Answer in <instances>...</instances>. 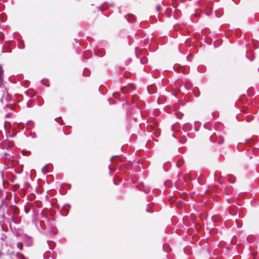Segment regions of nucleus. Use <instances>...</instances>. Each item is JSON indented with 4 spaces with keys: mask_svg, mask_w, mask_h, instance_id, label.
<instances>
[{
    "mask_svg": "<svg viewBox=\"0 0 259 259\" xmlns=\"http://www.w3.org/2000/svg\"><path fill=\"white\" fill-rule=\"evenodd\" d=\"M51 231L54 234H56L57 232V230L56 228H52Z\"/></svg>",
    "mask_w": 259,
    "mask_h": 259,
    "instance_id": "nucleus-35",
    "label": "nucleus"
},
{
    "mask_svg": "<svg viewBox=\"0 0 259 259\" xmlns=\"http://www.w3.org/2000/svg\"><path fill=\"white\" fill-rule=\"evenodd\" d=\"M3 74V70L1 65H0V81H2V75Z\"/></svg>",
    "mask_w": 259,
    "mask_h": 259,
    "instance_id": "nucleus-29",
    "label": "nucleus"
},
{
    "mask_svg": "<svg viewBox=\"0 0 259 259\" xmlns=\"http://www.w3.org/2000/svg\"><path fill=\"white\" fill-rule=\"evenodd\" d=\"M26 128L27 130H31L34 126V123L32 120H29L26 123Z\"/></svg>",
    "mask_w": 259,
    "mask_h": 259,
    "instance_id": "nucleus-9",
    "label": "nucleus"
},
{
    "mask_svg": "<svg viewBox=\"0 0 259 259\" xmlns=\"http://www.w3.org/2000/svg\"><path fill=\"white\" fill-rule=\"evenodd\" d=\"M156 9L157 12H159L161 10V7L160 5H158L156 6Z\"/></svg>",
    "mask_w": 259,
    "mask_h": 259,
    "instance_id": "nucleus-33",
    "label": "nucleus"
},
{
    "mask_svg": "<svg viewBox=\"0 0 259 259\" xmlns=\"http://www.w3.org/2000/svg\"><path fill=\"white\" fill-rule=\"evenodd\" d=\"M193 93L196 97H198L200 95V92L197 89H194L193 90Z\"/></svg>",
    "mask_w": 259,
    "mask_h": 259,
    "instance_id": "nucleus-17",
    "label": "nucleus"
},
{
    "mask_svg": "<svg viewBox=\"0 0 259 259\" xmlns=\"http://www.w3.org/2000/svg\"><path fill=\"white\" fill-rule=\"evenodd\" d=\"M127 91H125V89H122V92L123 94H125Z\"/></svg>",
    "mask_w": 259,
    "mask_h": 259,
    "instance_id": "nucleus-40",
    "label": "nucleus"
},
{
    "mask_svg": "<svg viewBox=\"0 0 259 259\" xmlns=\"http://www.w3.org/2000/svg\"><path fill=\"white\" fill-rule=\"evenodd\" d=\"M18 48L21 49H23L24 48V44L23 41H20L18 43Z\"/></svg>",
    "mask_w": 259,
    "mask_h": 259,
    "instance_id": "nucleus-23",
    "label": "nucleus"
},
{
    "mask_svg": "<svg viewBox=\"0 0 259 259\" xmlns=\"http://www.w3.org/2000/svg\"><path fill=\"white\" fill-rule=\"evenodd\" d=\"M92 56V52L90 51H85L83 53L82 56L85 59L90 58Z\"/></svg>",
    "mask_w": 259,
    "mask_h": 259,
    "instance_id": "nucleus-8",
    "label": "nucleus"
},
{
    "mask_svg": "<svg viewBox=\"0 0 259 259\" xmlns=\"http://www.w3.org/2000/svg\"><path fill=\"white\" fill-rule=\"evenodd\" d=\"M253 119V117L252 115H248L246 116V120L247 122H250V121H251Z\"/></svg>",
    "mask_w": 259,
    "mask_h": 259,
    "instance_id": "nucleus-24",
    "label": "nucleus"
},
{
    "mask_svg": "<svg viewBox=\"0 0 259 259\" xmlns=\"http://www.w3.org/2000/svg\"><path fill=\"white\" fill-rule=\"evenodd\" d=\"M228 181L231 183H234L235 182V178L233 176H229V177H228Z\"/></svg>",
    "mask_w": 259,
    "mask_h": 259,
    "instance_id": "nucleus-20",
    "label": "nucleus"
},
{
    "mask_svg": "<svg viewBox=\"0 0 259 259\" xmlns=\"http://www.w3.org/2000/svg\"><path fill=\"white\" fill-rule=\"evenodd\" d=\"M184 87L187 90L189 91L191 89L192 84L190 81H187L185 82Z\"/></svg>",
    "mask_w": 259,
    "mask_h": 259,
    "instance_id": "nucleus-12",
    "label": "nucleus"
},
{
    "mask_svg": "<svg viewBox=\"0 0 259 259\" xmlns=\"http://www.w3.org/2000/svg\"><path fill=\"white\" fill-rule=\"evenodd\" d=\"M47 165H46L44 167H43V168H42V171L44 173V174H46L47 172H48V171L47 170Z\"/></svg>",
    "mask_w": 259,
    "mask_h": 259,
    "instance_id": "nucleus-30",
    "label": "nucleus"
},
{
    "mask_svg": "<svg viewBox=\"0 0 259 259\" xmlns=\"http://www.w3.org/2000/svg\"><path fill=\"white\" fill-rule=\"evenodd\" d=\"M184 163V160L183 159H181L179 161V162H177V166L179 167H180L181 165H182Z\"/></svg>",
    "mask_w": 259,
    "mask_h": 259,
    "instance_id": "nucleus-22",
    "label": "nucleus"
},
{
    "mask_svg": "<svg viewBox=\"0 0 259 259\" xmlns=\"http://www.w3.org/2000/svg\"><path fill=\"white\" fill-rule=\"evenodd\" d=\"M3 138V133L2 131H0V140H2Z\"/></svg>",
    "mask_w": 259,
    "mask_h": 259,
    "instance_id": "nucleus-39",
    "label": "nucleus"
},
{
    "mask_svg": "<svg viewBox=\"0 0 259 259\" xmlns=\"http://www.w3.org/2000/svg\"><path fill=\"white\" fill-rule=\"evenodd\" d=\"M124 18L129 22H132L133 21H134L135 20V16L131 14L125 15Z\"/></svg>",
    "mask_w": 259,
    "mask_h": 259,
    "instance_id": "nucleus-5",
    "label": "nucleus"
},
{
    "mask_svg": "<svg viewBox=\"0 0 259 259\" xmlns=\"http://www.w3.org/2000/svg\"><path fill=\"white\" fill-rule=\"evenodd\" d=\"M147 90L150 94H153L156 92V88L153 85H149L147 87Z\"/></svg>",
    "mask_w": 259,
    "mask_h": 259,
    "instance_id": "nucleus-4",
    "label": "nucleus"
},
{
    "mask_svg": "<svg viewBox=\"0 0 259 259\" xmlns=\"http://www.w3.org/2000/svg\"><path fill=\"white\" fill-rule=\"evenodd\" d=\"M138 188L140 191H144L146 194L149 193L150 191V188L147 186L145 187L143 184H140L137 186Z\"/></svg>",
    "mask_w": 259,
    "mask_h": 259,
    "instance_id": "nucleus-2",
    "label": "nucleus"
},
{
    "mask_svg": "<svg viewBox=\"0 0 259 259\" xmlns=\"http://www.w3.org/2000/svg\"><path fill=\"white\" fill-rule=\"evenodd\" d=\"M63 209L64 210H66L67 212H68V210H67V209L65 207H64L63 208Z\"/></svg>",
    "mask_w": 259,
    "mask_h": 259,
    "instance_id": "nucleus-43",
    "label": "nucleus"
},
{
    "mask_svg": "<svg viewBox=\"0 0 259 259\" xmlns=\"http://www.w3.org/2000/svg\"><path fill=\"white\" fill-rule=\"evenodd\" d=\"M211 5H212V3H209L207 5V8L209 10H212V7Z\"/></svg>",
    "mask_w": 259,
    "mask_h": 259,
    "instance_id": "nucleus-32",
    "label": "nucleus"
},
{
    "mask_svg": "<svg viewBox=\"0 0 259 259\" xmlns=\"http://www.w3.org/2000/svg\"><path fill=\"white\" fill-rule=\"evenodd\" d=\"M96 55L99 57H103L105 54V51L104 49L97 48L94 51Z\"/></svg>",
    "mask_w": 259,
    "mask_h": 259,
    "instance_id": "nucleus-3",
    "label": "nucleus"
},
{
    "mask_svg": "<svg viewBox=\"0 0 259 259\" xmlns=\"http://www.w3.org/2000/svg\"><path fill=\"white\" fill-rule=\"evenodd\" d=\"M25 94L29 98H32L35 95V92L33 90H28L27 91H25Z\"/></svg>",
    "mask_w": 259,
    "mask_h": 259,
    "instance_id": "nucleus-7",
    "label": "nucleus"
},
{
    "mask_svg": "<svg viewBox=\"0 0 259 259\" xmlns=\"http://www.w3.org/2000/svg\"><path fill=\"white\" fill-rule=\"evenodd\" d=\"M110 6L112 7L113 6V4H112L110 5Z\"/></svg>",
    "mask_w": 259,
    "mask_h": 259,
    "instance_id": "nucleus-46",
    "label": "nucleus"
},
{
    "mask_svg": "<svg viewBox=\"0 0 259 259\" xmlns=\"http://www.w3.org/2000/svg\"><path fill=\"white\" fill-rule=\"evenodd\" d=\"M30 136L32 138H36V134H35V133L34 132H31L30 133Z\"/></svg>",
    "mask_w": 259,
    "mask_h": 259,
    "instance_id": "nucleus-31",
    "label": "nucleus"
},
{
    "mask_svg": "<svg viewBox=\"0 0 259 259\" xmlns=\"http://www.w3.org/2000/svg\"><path fill=\"white\" fill-rule=\"evenodd\" d=\"M224 142V138L221 136H219L216 139V142L218 144H222Z\"/></svg>",
    "mask_w": 259,
    "mask_h": 259,
    "instance_id": "nucleus-14",
    "label": "nucleus"
},
{
    "mask_svg": "<svg viewBox=\"0 0 259 259\" xmlns=\"http://www.w3.org/2000/svg\"><path fill=\"white\" fill-rule=\"evenodd\" d=\"M224 191L227 195H230L233 192V187L231 186H228L225 187Z\"/></svg>",
    "mask_w": 259,
    "mask_h": 259,
    "instance_id": "nucleus-10",
    "label": "nucleus"
},
{
    "mask_svg": "<svg viewBox=\"0 0 259 259\" xmlns=\"http://www.w3.org/2000/svg\"><path fill=\"white\" fill-rule=\"evenodd\" d=\"M22 154H23V155L25 154H24V150H22Z\"/></svg>",
    "mask_w": 259,
    "mask_h": 259,
    "instance_id": "nucleus-44",
    "label": "nucleus"
},
{
    "mask_svg": "<svg viewBox=\"0 0 259 259\" xmlns=\"http://www.w3.org/2000/svg\"><path fill=\"white\" fill-rule=\"evenodd\" d=\"M140 62L142 64H146L148 62L147 58L146 57H142L140 59Z\"/></svg>",
    "mask_w": 259,
    "mask_h": 259,
    "instance_id": "nucleus-18",
    "label": "nucleus"
},
{
    "mask_svg": "<svg viewBox=\"0 0 259 259\" xmlns=\"http://www.w3.org/2000/svg\"><path fill=\"white\" fill-rule=\"evenodd\" d=\"M1 173H2V175H3L4 172L3 171H2Z\"/></svg>",
    "mask_w": 259,
    "mask_h": 259,
    "instance_id": "nucleus-47",
    "label": "nucleus"
},
{
    "mask_svg": "<svg viewBox=\"0 0 259 259\" xmlns=\"http://www.w3.org/2000/svg\"><path fill=\"white\" fill-rule=\"evenodd\" d=\"M121 158L120 157H117V156H113L111 158V161L113 164H115V162H116V165L117 166L119 167V170L121 171H123L124 170L121 169V166L122 165V164H119L118 162L121 161Z\"/></svg>",
    "mask_w": 259,
    "mask_h": 259,
    "instance_id": "nucleus-1",
    "label": "nucleus"
},
{
    "mask_svg": "<svg viewBox=\"0 0 259 259\" xmlns=\"http://www.w3.org/2000/svg\"><path fill=\"white\" fill-rule=\"evenodd\" d=\"M106 6H109V5L107 3H104L103 6L99 7V10H100L101 11H103L105 9Z\"/></svg>",
    "mask_w": 259,
    "mask_h": 259,
    "instance_id": "nucleus-21",
    "label": "nucleus"
},
{
    "mask_svg": "<svg viewBox=\"0 0 259 259\" xmlns=\"http://www.w3.org/2000/svg\"><path fill=\"white\" fill-rule=\"evenodd\" d=\"M24 259V257L22 254L18 253L16 255H13L10 257V259Z\"/></svg>",
    "mask_w": 259,
    "mask_h": 259,
    "instance_id": "nucleus-13",
    "label": "nucleus"
},
{
    "mask_svg": "<svg viewBox=\"0 0 259 259\" xmlns=\"http://www.w3.org/2000/svg\"><path fill=\"white\" fill-rule=\"evenodd\" d=\"M146 211H147V212H153V210H150V209H149V208H147V209H146Z\"/></svg>",
    "mask_w": 259,
    "mask_h": 259,
    "instance_id": "nucleus-41",
    "label": "nucleus"
},
{
    "mask_svg": "<svg viewBox=\"0 0 259 259\" xmlns=\"http://www.w3.org/2000/svg\"><path fill=\"white\" fill-rule=\"evenodd\" d=\"M109 104H115V102H113V100H112L111 99H109Z\"/></svg>",
    "mask_w": 259,
    "mask_h": 259,
    "instance_id": "nucleus-37",
    "label": "nucleus"
},
{
    "mask_svg": "<svg viewBox=\"0 0 259 259\" xmlns=\"http://www.w3.org/2000/svg\"><path fill=\"white\" fill-rule=\"evenodd\" d=\"M254 142V141L251 139H248L246 140V143L247 144H252Z\"/></svg>",
    "mask_w": 259,
    "mask_h": 259,
    "instance_id": "nucleus-25",
    "label": "nucleus"
},
{
    "mask_svg": "<svg viewBox=\"0 0 259 259\" xmlns=\"http://www.w3.org/2000/svg\"><path fill=\"white\" fill-rule=\"evenodd\" d=\"M153 134L156 136L159 137L160 135V132L158 130H156L154 132Z\"/></svg>",
    "mask_w": 259,
    "mask_h": 259,
    "instance_id": "nucleus-27",
    "label": "nucleus"
},
{
    "mask_svg": "<svg viewBox=\"0 0 259 259\" xmlns=\"http://www.w3.org/2000/svg\"><path fill=\"white\" fill-rule=\"evenodd\" d=\"M184 179L186 182L188 183L190 181V178L188 175H186L184 177Z\"/></svg>",
    "mask_w": 259,
    "mask_h": 259,
    "instance_id": "nucleus-28",
    "label": "nucleus"
},
{
    "mask_svg": "<svg viewBox=\"0 0 259 259\" xmlns=\"http://www.w3.org/2000/svg\"><path fill=\"white\" fill-rule=\"evenodd\" d=\"M138 50H139V48L138 47L136 48V55L138 58Z\"/></svg>",
    "mask_w": 259,
    "mask_h": 259,
    "instance_id": "nucleus-38",
    "label": "nucleus"
},
{
    "mask_svg": "<svg viewBox=\"0 0 259 259\" xmlns=\"http://www.w3.org/2000/svg\"><path fill=\"white\" fill-rule=\"evenodd\" d=\"M23 243L21 242H19L17 243V246L20 249H22L23 248Z\"/></svg>",
    "mask_w": 259,
    "mask_h": 259,
    "instance_id": "nucleus-26",
    "label": "nucleus"
},
{
    "mask_svg": "<svg viewBox=\"0 0 259 259\" xmlns=\"http://www.w3.org/2000/svg\"><path fill=\"white\" fill-rule=\"evenodd\" d=\"M113 182L115 185H118V183H117L114 180H113Z\"/></svg>",
    "mask_w": 259,
    "mask_h": 259,
    "instance_id": "nucleus-42",
    "label": "nucleus"
},
{
    "mask_svg": "<svg viewBox=\"0 0 259 259\" xmlns=\"http://www.w3.org/2000/svg\"><path fill=\"white\" fill-rule=\"evenodd\" d=\"M113 96L114 98L119 99V100H121V99L124 98V97H121V98H120V94L118 93H114V94H113Z\"/></svg>",
    "mask_w": 259,
    "mask_h": 259,
    "instance_id": "nucleus-19",
    "label": "nucleus"
},
{
    "mask_svg": "<svg viewBox=\"0 0 259 259\" xmlns=\"http://www.w3.org/2000/svg\"><path fill=\"white\" fill-rule=\"evenodd\" d=\"M165 245L164 244H163V247H165Z\"/></svg>",
    "mask_w": 259,
    "mask_h": 259,
    "instance_id": "nucleus-48",
    "label": "nucleus"
},
{
    "mask_svg": "<svg viewBox=\"0 0 259 259\" xmlns=\"http://www.w3.org/2000/svg\"><path fill=\"white\" fill-rule=\"evenodd\" d=\"M46 81L45 80H44V79L41 80V82H42V83H43L45 85H46V86H47V87H49V84H48L47 83V82H46Z\"/></svg>",
    "mask_w": 259,
    "mask_h": 259,
    "instance_id": "nucleus-36",
    "label": "nucleus"
},
{
    "mask_svg": "<svg viewBox=\"0 0 259 259\" xmlns=\"http://www.w3.org/2000/svg\"><path fill=\"white\" fill-rule=\"evenodd\" d=\"M2 157L5 159L6 160H9V161L13 160V157L11 156L8 153L4 152L2 156Z\"/></svg>",
    "mask_w": 259,
    "mask_h": 259,
    "instance_id": "nucleus-6",
    "label": "nucleus"
},
{
    "mask_svg": "<svg viewBox=\"0 0 259 259\" xmlns=\"http://www.w3.org/2000/svg\"><path fill=\"white\" fill-rule=\"evenodd\" d=\"M215 14H216V16H217V17H220V16H221V15L219 16V15L217 14V13H215Z\"/></svg>",
    "mask_w": 259,
    "mask_h": 259,
    "instance_id": "nucleus-45",
    "label": "nucleus"
},
{
    "mask_svg": "<svg viewBox=\"0 0 259 259\" xmlns=\"http://www.w3.org/2000/svg\"><path fill=\"white\" fill-rule=\"evenodd\" d=\"M90 70L88 69V68H84L83 71V75L84 76H88L90 74Z\"/></svg>",
    "mask_w": 259,
    "mask_h": 259,
    "instance_id": "nucleus-15",
    "label": "nucleus"
},
{
    "mask_svg": "<svg viewBox=\"0 0 259 259\" xmlns=\"http://www.w3.org/2000/svg\"><path fill=\"white\" fill-rule=\"evenodd\" d=\"M109 170H110V175H112L111 173H112V171H114L116 170V168H114L110 167H109Z\"/></svg>",
    "mask_w": 259,
    "mask_h": 259,
    "instance_id": "nucleus-34",
    "label": "nucleus"
},
{
    "mask_svg": "<svg viewBox=\"0 0 259 259\" xmlns=\"http://www.w3.org/2000/svg\"><path fill=\"white\" fill-rule=\"evenodd\" d=\"M251 54V53L248 52L247 51L246 57L247 59H248L250 61H252L254 59V56L252 55V56H250L249 55Z\"/></svg>",
    "mask_w": 259,
    "mask_h": 259,
    "instance_id": "nucleus-16",
    "label": "nucleus"
},
{
    "mask_svg": "<svg viewBox=\"0 0 259 259\" xmlns=\"http://www.w3.org/2000/svg\"><path fill=\"white\" fill-rule=\"evenodd\" d=\"M192 128V125L189 123H185L183 125V130L185 131H191Z\"/></svg>",
    "mask_w": 259,
    "mask_h": 259,
    "instance_id": "nucleus-11",
    "label": "nucleus"
}]
</instances>
